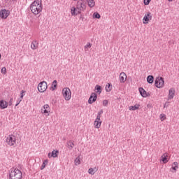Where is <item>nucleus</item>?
Instances as JSON below:
<instances>
[{"label": "nucleus", "mask_w": 179, "mask_h": 179, "mask_svg": "<svg viewBox=\"0 0 179 179\" xmlns=\"http://www.w3.org/2000/svg\"><path fill=\"white\" fill-rule=\"evenodd\" d=\"M86 2H85V0H79L77 2V9H79L81 10H85L86 9Z\"/></svg>", "instance_id": "0eeeda50"}, {"label": "nucleus", "mask_w": 179, "mask_h": 179, "mask_svg": "<svg viewBox=\"0 0 179 179\" xmlns=\"http://www.w3.org/2000/svg\"><path fill=\"white\" fill-rule=\"evenodd\" d=\"M57 87H58V81H57V80H55L52 83L50 90H52V92H54V90H57Z\"/></svg>", "instance_id": "2eb2a0df"}, {"label": "nucleus", "mask_w": 179, "mask_h": 179, "mask_svg": "<svg viewBox=\"0 0 179 179\" xmlns=\"http://www.w3.org/2000/svg\"><path fill=\"white\" fill-rule=\"evenodd\" d=\"M92 48V43H88L87 45L84 46L85 50H86V48Z\"/></svg>", "instance_id": "72a5a7b5"}, {"label": "nucleus", "mask_w": 179, "mask_h": 179, "mask_svg": "<svg viewBox=\"0 0 179 179\" xmlns=\"http://www.w3.org/2000/svg\"><path fill=\"white\" fill-rule=\"evenodd\" d=\"M47 164H48V159H45L42 166H41V170H44V169H45V166H47Z\"/></svg>", "instance_id": "bb28decb"}, {"label": "nucleus", "mask_w": 179, "mask_h": 179, "mask_svg": "<svg viewBox=\"0 0 179 179\" xmlns=\"http://www.w3.org/2000/svg\"><path fill=\"white\" fill-rule=\"evenodd\" d=\"M22 101V99H18L17 101V103L15 104V107H17V106H19V104H20V102Z\"/></svg>", "instance_id": "ea45409f"}, {"label": "nucleus", "mask_w": 179, "mask_h": 179, "mask_svg": "<svg viewBox=\"0 0 179 179\" xmlns=\"http://www.w3.org/2000/svg\"><path fill=\"white\" fill-rule=\"evenodd\" d=\"M150 1L152 0H144V5H149V3H150Z\"/></svg>", "instance_id": "58836bf2"}, {"label": "nucleus", "mask_w": 179, "mask_h": 179, "mask_svg": "<svg viewBox=\"0 0 179 179\" xmlns=\"http://www.w3.org/2000/svg\"><path fill=\"white\" fill-rule=\"evenodd\" d=\"M139 107H141L140 104H136L134 106H129V109L132 111H135V110H139Z\"/></svg>", "instance_id": "aec40b11"}, {"label": "nucleus", "mask_w": 179, "mask_h": 179, "mask_svg": "<svg viewBox=\"0 0 179 179\" xmlns=\"http://www.w3.org/2000/svg\"><path fill=\"white\" fill-rule=\"evenodd\" d=\"M71 15L73 16H74L75 15H78V13H76V8L75 7H73L71 9Z\"/></svg>", "instance_id": "c756f323"}, {"label": "nucleus", "mask_w": 179, "mask_h": 179, "mask_svg": "<svg viewBox=\"0 0 179 179\" xmlns=\"http://www.w3.org/2000/svg\"><path fill=\"white\" fill-rule=\"evenodd\" d=\"M171 169H172V170H173V171H172V172L176 173L177 171V169H178V162H173L172 164Z\"/></svg>", "instance_id": "a211bd4d"}, {"label": "nucleus", "mask_w": 179, "mask_h": 179, "mask_svg": "<svg viewBox=\"0 0 179 179\" xmlns=\"http://www.w3.org/2000/svg\"><path fill=\"white\" fill-rule=\"evenodd\" d=\"M52 157H58V150H53L52 152Z\"/></svg>", "instance_id": "c85d7f7f"}, {"label": "nucleus", "mask_w": 179, "mask_h": 179, "mask_svg": "<svg viewBox=\"0 0 179 179\" xmlns=\"http://www.w3.org/2000/svg\"><path fill=\"white\" fill-rule=\"evenodd\" d=\"M12 103H13V98H10L9 103H8V106H12Z\"/></svg>", "instance_id": "79ce46f5"}, {"label": "nucleus", "mask_w": 179, "mask_h": 179, "mask_svg": "<svg viewBox=\"0 0 179 179\" xmlns=\"http://www.w3.org/2000/svg\"><path fill=\"white\" fill-rule=\"evenodd\" d=\"M127 81V74L124 72H122L120 74V83H125Z\"/></svg>", "instance_id": "f8f14e48"}, {"label": "nucleus", "mask_w": 179, "mask_h": 179, "mask_svg": "<svg viewBox=\"0 0 179 179\" xmlns=\"http://www.w3.org/2000/svg\"><path fill=\"white\" fill-rule=\"evenodd\" d=\"M23 174L22 171L17 168H13L9 173V179H22Z\"/></svg>", "instance_id": "f03ea898"}, {"label": "nucleus", "mask_w": 179, "mask_h": 179, "mask_svg": "<svg viewBox=\"0 0 179 179\" xmlns=\"http://www.w3.org/2000/svg\"><path fill=\"white\" fill-rule=\"evenodd\" d=\"M78 13H80V12L78 11Z\"/></svg>", "instance_id": "a18cd8bd"}, {"label": "nucleus", "mask_w": 179, "mask_h": 179, "mask_svg": "<svg viewBox=\"0 0 179 179\" xmlns=\"http://www.w3.org/2000/svg\"><path fill=\"white\" fill-rule=\"evenodd\" d=\"M23 93H24V90H22L21 92H20V99L21 100H23V97H24V94Z\"/></svg>", "instance_id": "e433bc0d"}, {"label": "nucleus", "mask_w": 179, "mask_h": 179, "mask_svg": "<svg viewBox=\"0 0 179 179\" xmlns=\"http://www.w3.org/2000/svg\"><path fill=\"white\" fill-rule=\"evenodd\" d=\"M160 120H161V121H164V120H166V115L161 114L160 115Z\"/></svg>", "instance_id": "f704fd0d"}, {"label": "nucleus", "mask_w": 179, "mask_h": 179, "mask_svg": "<svg viewBox=\"0 0 179 179\" xmlns=\"http://www.w3.org/2000/svg\"><path fill=\"white\" fill-rule=\"evenodd\" d=\"M0 108L1 110H5V108H8V102L5 100L0 101Z\"/></svg>", "instance_id": "ddd939ff"}, {"label": "nucleus", "mask_w": 179, "mask_h": 179, "mask_svg": "<svg viewBox=\"0 0 179 179\" xmlns=\"http://www.w3.org/2000/svg\"><path fill=\"white\" fill-rule=\"evenodd\" d=\"M74 1H77V0H74Z\"/></svg>", "instance_id": "de8ad7c7"}, {"label": "nucleus", "mask_w": 179, "mask_h": 179, "mask_svg": "<svg viewBox=\"0 0 179 179\" xmlns=\"http://www.w3.org/2000/svg\"><path fill=\"white\" fill-rule=\"evenodd\" d=\"M6 143L9 146H15V145H16V136L14 135H9L6 138Z\"/></svg>", "instance_id": "39448f33"}, {"label": "nucleus", "mask_w": 179, "mask_h": 179, "mask_svg": "<svg viewBox=\"0 0 179 179\" xmlns=\"http://www.w3.org/2000/svg\"><path fill=\"white\" fill-rule=\"evenodd\" d=\"M31 50H37V48H38V41H37L36 40L34 41L31 43Z\"/></svg>", "instance_id": "dca6fc26"}, {"label": "nucleus", "mask_w": 179, "mask_h": 179, "mask_svg": "<svg viewBox=\"0 0 179 179\" xmlns=\"http://www.w3.org/2000/svg\"><path fill=\"white\" fill-rule=\"evenodd\" d=\"M48 111H50V109H44L43 110V114H48L47 115H50V114H48Z\"/></svg>", "instance_id": "4c0bfd02"}, {"label": "nucleus", "mask_w": 179, "mask_h": 179, "mask_svg": "<svg viewBox=\"0 0 179 179\" xmlns=\"http://www.w3.org/2000/svg\"><path fill=\"white\" fill-rule=\"evenodd\" d=\"M169 2H173V0H168Z\"/></svg>", "instance_id": "c03bdc74"}, {"label": "nucleus", "mask_w": 179, "mask_h": 179, "mask_svg": "<svg viewBox=\"0 0 179 179\" xmlns=\"http://www.w3.org/2000/svg\"><path fill=\"white\" fill-rule=\"evenodd\" d=\"M1 73H3V75H6V67L1 68Z\"/></svg>", "instance_id": "473e14b6"}, {"label": "nucleus", "mask_w": 179, "mask_h": 179, "mask_svg": "<svg viewBox=\"0 0 179 179\" xmlns=\"http://www.w3.org/2000/svg\"><path fill=\"white\" fill-rule=\"evenodd\" d=\"M67 145L69 150H72L73 149V147L75 146V143H73V141H69L67 142Z\"/></svg>", "instance_id": "6ab92c4d"}, {"label": "nucleus", "mask_w": 179, "mask_h": 179, "mask_svg": "<svg viewBox=\"0 0 179 179\" xmlns=\"http://www.w3.org/2000/svg\"><path fill=\"white\" fill-rule=\"evenodd\" d=\"M107 104H108V101L104 100V101H103V106H107Z\"/></svg>", "instance_id": "a19ab883"}, {"label": "nucleus", "mask_w": 179, "mask_h": 179, "mask_svg": "<svg viewBox=\"0 0 179 179\" xmlns=\"http://www.w3.org/2000/svg\"><path fill=\"white\" fill-rule=\"evenodd\" d=\"M10 15V11L6 9H3L0 10V17L1 19H8V17Z\"/></svg>", "instance_id": "6e6552de"}, {"label": "nucleus", "mask_w": 179, "mask_h": 179, "mask_svg": "<svg viewBox=\"0 0 179 179\" xmlns=\"http://www.w3.org/2000/svg\"><path fill=\"white\" fill-rule=\"evenodd\" d=\"M43 110H50V106L48 104L44 105Z\"/></svg>", "instance_id": "c9c22d12"}, {"label": "nucleus", "mask_w": 179, "mask_h": 179, "mask_svg": "<svg viewBox=\"0 0 179 179\" xmlns=\"http://www.w3.org/2000/svg\"><path fill=\"white\" fill-rule=\"evenodd\" d=\"M96 171H97V169H96V168H90L88 170V173H89V174H91V176H94V174L96 173Z\"/></svg>", "instance_id": "b1692460"}, {"label": "nucleus", "mask_w": 179, "mask_h": 179, "mask_svg": "<svg viewBox=\"0 0 179 179\" xmlns=\"http://www.w3.org/2000/svg\"><path fill=\"white\" fill-rule=\"evenodd\" d=\"M76 165L80 164V158L79 157H76L75 159Z\"/></svg>", "instance_id": "2f4dec72"}, {"label": "nucleus", "mask_w": 179, "mask_h": 179, "mask_svg": "<svg viewBox=\"0 0 179 179\" xmlns=\"http://www.w3.org/2000/svg\"><path fill=\"white\" fill-rule=\"evenodd\" d=\"M41 111H42V113H43V109H41Z\"/></svg>", "instance_id": "49530a36"}, {"label": "nucleus", "mask_w": 179, "mask_h": 179, "mask_svg": "<svg viewBox=\"0 0 179 179\" xmlns=\"http://www.w3.org/2000/svg\"><path fill=\"white\" fill-rule=\"evenodd\" d=\"M95 90H96V93H99V94H100V93H101V86L96 85L95 86Z\"/></svg>", "instance_id": "a878e982"}, {"label": "nucleus", "mask_w": 179, "mask_h": 179, "mask_svg": "<svg viewBox=\"0 0 179 179\" xmlns=\"http://www.w3.org/2000/svg\"><path fill=\"white\" fill-rule=\"evenodd\" d=\"M105 89L106 92H111L113 87L110 83H108V85H106Z\"/></svg>", "instance_id": "393cba45"}, {"label": "nucleus", "mask_w": 179, "mask_h": 179, "mask_svg": "<svg viewBox=\"0 0 179 179\" xmlns=\"http://www.w3.org/2000/svg\"><path fill=\"white\" fill-rule=\"evenodd\" d=\"M174 96H176V90L174 88H171L168 95V100L174 99Z\"/></svg>", "instance_id": "9b49d317"}, {"label": "nucleus", "mask_w": 179, "mask_h": 179, "mask_svg": "<svg viewBox=\"0 0 179 179\" xmlns=\"http://www.w3.org/2000/svg\"><path fill=\"white\" fill-rule=\"evenodd\" d=\"M155 85L160 89L164 86V78L163 77H157L155 81Z\"/></svg>", "instance_id": "20e7f679"}, {"label": "nucleus", "mask_w": 179, "mask_h": 179, "mask_svg": "<svg viewBox=\"0 0 179 179\" xmlns=\"http://www.w3.org/2000/svg\"><path fill=\"white\" fill-rule=\"evenodd\" d=\"M154 80H155V77H153V76H148L147 77L148 83H150V85H152V83H153Z\"/></svg>", "instance_id": "412c9836"}, {"label": "nucleus", "mask_w": 179, "mask_h": 179, "mask_svg": "<svg viewBox=\"0 0 179 179\" xmlns=\"http://www.w3.org/2000/svg\"><path fill=\"white\" fill-rule=\"evenodd\" d=\"M97 100V94L92 92L89 98L88 103L89 104H93L94 101Z\"/></svg>", "instance_id": "1a4fd4ad"}, {"label": "nucleus", "mask_w": 179, "mask_h": 179, "mask_svg": "<svg viewBox=\"0 0 179 179\" xmlns=\"http://www.w3.org/2000/svg\"><path fill=\"white\" fill-rule=\"evenodd\" d=\"M48 88V86L47 85V82L45 81L41 82L38 85V90L40 92V93H44Z\"/></svg>", "instance_id": "423d86ee"}, {"label": "nucleus", "mask_w": 179, "mask_h": 179, "mask_svg": "<svg viewBox=\"0 0 179 179\" xmlns=\"http://www.w3.org/2000/svg\"><path fill=\"white\" fill-rule=\"evenodd\" d=\"M101 114H103V110H101L99 112H98L96 116L97 120H100V118H101Z\"/></svg>", "instance_id": "7c9ffc66"}, {"label": "nucleus", "mask_w": 179, "mask_h": 179, "mask_svg": "<svg viewBox=\"0 0 179 179\" xmlns=\"http://www.w3.org/2000/svg\"><path fill=\"white\" fill-rule=\"evenodd\" d=\"M63 97L66 101H69L71 100V89L66 87L62 90Z\"/></svg>", "instance_id": "7ed1b4c3"}, {"label": "nucleus", "mask_w": 179, "mask_h": 179, "mask_svg": "<svg viewBox=\"0 0 179 179\" xmlns=\"http://www.w3.org/2000/svg\"><path fill=\"white\" fill-rule=\"evenodd\" d=\"M30 10L34 15H40L43 11L42 0H35L30 5Z\"/></svg>", "instance_id": "f257e3e1"}, {"label": "nucleus", "mask_w": 179, "mask_h": 179, "mask_svg": "<svg viewBox=\"0 0 179 179\" xmlns=\"http://www.w3.org/2000/svg\"><path fill=\"white\" fill-rule=\"evenodd\" d=\"M138 90L142 97H148L149 96V93L146 92V90H145L143 87H140Z\"/></svg>", "instance_id": "4468645a"}, {"label": "nucleus", "mask_w": 179, "mask_h": 179, "mask_svg": "<svg viewBox=\"0 0 179 179\" xmlns=\"http://www.w3.org/2000/svg\"><path fill=\"white\" fill-rule=\"evenodd\" d=\"M94 125L95 126V128H100L101 127V121L99 120H97V117L96 118Z\"/></svg>", "instance_id": "f3484780"}, {"label": "nucleus", "mask_w": 179, "mask_h": 179, "mask_svg": "<svg viewBox=\"0 0 179 179\" xmlns=\"http://www.w3.org/2000/svg\"><path fill=\"white\" fill-rule=\"evenodd\" d=\"M149 19L152 20V15L150 13H148L147 14L145 15L143 19V23L144 24H146L149 22Z\"/></svg>", "instance_id": "9d476101"}, {"label": "nucleus", "mask_w": 179, "mask_h": 179, "mask_svg": "<svg viewBox=\"0 0 179 179\" xmlns=\"http://www.w3.org/2000/svg\"><path fill=\"white\" fill-rule=\"evenodd\" d=\"M86 1L87 2L90 8H94L95 5L94 0H86Z\"/></svg>", "instance_id": "5701e85b"}, {"label": "nucleus", "mask_w": 179, "mask_h": 179, "mask_svg": "<svg viewBox=\"0 0 179 179\" xmlns=\"http://www.w3.org/2000/svg\"><path fill=\"white\" fill-rule=\"evenodd\" d=\"M48 157H49V159H51V157H52V152L48 153Z\"/></svg>", "instance_id": "37998d69"}, {"label": "nucleus", "mask_w": 179, "mask_h": 179, "mask_svg": "<svg viewBox=\"0 0 179 179\" xmlns=\"http://www.w3.org/2000/svg\"><path fill=\"white\" fill-rule=\"evenodd\" d=\"M167 153H164L162 155V160L163 162V163H164L166 164V163H167V162H169V160H167Z\"/></svg>", "instance_id": "4be33fe9"}, {"label": "nucleus", "mask_w": 179, "mask_h": 179, "mask_svg": "<svg viewBox=\"0 0 179 179\" xmlns=\"http://www.w3.org/2000/svg\"><path fill=\"white\" fill-rule=\"evenodd\" d=\"M93 17H94V19H100L101 17V16L100 15V14L99 13H94L93 14Z\"/></svg>", "instance_id": "cd10ccee"}]
</instances>
